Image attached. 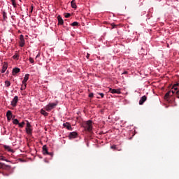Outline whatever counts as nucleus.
I'll list each match as a JSON object with an SVG mask.
<instances>
[{
  "label": "nucleus",
  "mask_w": 179,
  "mask_h": 179,
  "mask_svg": "<svg viewBox=\"0 0 179 179\" xmlns=\"http://www.w3.org/2000/svg\"><path fill=\"white\" fill-rule=\"evenodd\" d=\"M57 105L58 103H49L44 107V109L45 110V111H51V110L55 108V107H57Z\"/></svg>",
  "instance_id": "nucleus-1"
},
{
  "label": "nucleus",
  "mask_w": 179,
  "mask_h": 179,
  "mask_svg": "<svg viewBox=\"0 0 179 179\" xmlns=\"http://www.w3.org/2000/svg\"><path fill=\"white\" fill-rule=\"evenodd\" d=\"M82 125L85 132H90V120L83 122Z\"/></svg>",
  "instance_id": "nucleus-2"
},
{
  "label": "nucleus",
  "mask_w": 179,
  "mask_h": 179,
  "mask_svg": "<svg viewBox=\"0 0 179 179\" xmlns=\"http://www.w3.org/2000/svg\"><path fill=\"white\" fill-rule=\"evenodd\" d=\"M25 131L27 135H31L33 134V128L31 127V124H30V122H29V121H27Z\"/></svg>",
  "instance_id": "nucleus-3"
},
{
  "label": "nucleus",
  "mask_w": 179,
  "mask_h": 179,
  "mask_svg": "<svg viewBox=\"0 0 179 179\" xmlns=\"http://www.w3.org/2000/svg\"><path fill=\"white\" fill-rule=\"evenodd\" d=\"M19 101V96H15L13 100L11 101L12 107H16L17 106V102Z\"/></svg>",
  "instance_id": "nucleus-4"
},
{
  "label": "nucleus",
  "mask_w": 179,
  "mask_h": 179,
  "mask_svg": "<svg viewBox=\"0 0 179 179\" xmlns=\"http://www.w3.org/2000/svg\"><path fill=\"white\" fill-rule=\"evenodd\" d=\"M20 47H24V44H26L25 41H24V36L23 35L20 36Z\"/></svg>",
  "instance_id": "nucleus-5"
},
{
  "label": "nucleus",
  "mask_w": 179,
  "mask_h": 179,
  "mask_svg": "<svg viewBox=\"0 0 179 179\" xmlns=\"http://www.w3.org/2000/svg\"><path fill=\"white\" fill-rule=\"evenodd\" d=\"M42 149L43 155H50V156H52V152H48V148H47V145H43Z\"/></svg>",
  "instance_id": "nucleus-6"
},
{
  "label": "nucleus",
  "mask_w": 179,
  "mask_h": 179,
  "mask_svg": "<svg viewBox=\"0 0 179 179\" xmlns=\"http://www.w3.org/2000/svg\"><path fill=\"white\" fill-rule=\"evenodd\" d=\"M69 139H75V138H78V133L76 131L71 132L69 135Z\"/></svg>",
  "instance_id": "nucleus-7"
},
{
  "label": "nucleus",
  "mask_w": 179,
  "mask_h": 179,
  "mask_svg": "<svg viewBox=\"0 0 179 179\" xmlns=\"http://www.w3.org/2000/svg\"><path fill=\"white\" fill-rule=\"evenodd\" d=\"M6 69H8V62H3L1 69V73H5V72H6Z\"/></svg>",
  "instance_id": "nucleus-8"
},
{
  "label": "nucleus",
  "mask_w": 179,
  "mask_h": 179,
  "mask_svg": "<svg viewBox=\"0 0 179 179\" xmlns=\"http://www.w3.org/2000/svg\"><path fill=\"white\" fill-rule=\"evenodd\" d=\"M63 127L64 128H66L69 131H72V126H71V124L69 122H66L63 124Z\"/></svg>",
  "instance_id": "nucleus-9"
},
{
  "label": "nucleus",
  "mask_w": 179,
  "mask_h": 179,
  "mask_svg": "<svg viewBox=\"0 0 179 179\" xmlns=\"http://www.w3.org/2000/svg\"><path fill=\"white\" fill-rule=\"evenodd\" d=\"M147 101V96L144 95L142 96L140 99L139 104L140 105H143V103Z\"/></svg>",
  "instance_id": "nucleus-10"
},
{
  "label": "nucleus",
  "mask_w": 179,
  "mask_h": 179,
  "mask_svg": "<svg viewBox=\"0 0 179 179\" xmlns=\"http://www.w3.org/2000/svg\"><path fill=\"white\" fill-rule=\"evenodd\" d=\"M109 92L112 94H121V90L120 89H109Z\"/></svg>",
  "instance_id": "nucleus-11"
},
{
  "label": "nucleus",
  "mask_w": 179,
  "mask_h": 179,
  "mask_svg": "<svg viewBox=\"0 0 179 179\" xmlns=\"http://www.w3.org/2000/svg\"><path fill=\"white\" fill-rule=\"evenodd\" d=\"M19 72H20V69L17 67L14 68L12 71L13 76H15V75H17Z\"/></svg>",
  "instance_id": "nucleus-12"
},
{
  "label": "nucleus",
  "mask_w": 179,
  "mask_h": 179,
  "mask_svg": "<svg viewBox=\"0 0 179 179\" xmlns=\"http://www.w3.org/2000/svg\"><path fill=\"white\" fill-rule=\"evenodd\" d=\"M6 117H7L8 121H10V117H12V111L8 110L6 113Z\"/></svg>",
  "instance_id": "nucleus-13"
},
{
  "label": "nucleus",
  "mask_w": 179,
  "mask_h": 179,
  "mask_svg": "<svg viewBox=\"0 0 179 179\" xmlns=\"http://www.w3.org/2000/svg\"><path fill=\"white\" fill-rule=\"evenodd\" d=\"M178 85H179V83H176V85H173L174 90H172V91H171V96H173L175 94L176 91L178 90L176 86H178Z\"/></svg>",
  "instance_id": "nucleus-14"
},
{
  "label": "nucleus",
  "mask_w": 179,
  "mask_h": 179,
  "mask_svg": "<svg viewBox=\"0 0 179 179\" xmlns=\"http://www.w3.org/2000/svg\"><path fill=\"white\" fill-rule=\"evenodd\" d=\"M57 20H58V24H60V25L64 24V20H62V17H61L60 15L57 17Z\"/></svg>",
  "instance_id": "nucleus-15"
},
{
  "label": "nucleus",
  "mask_w": 179,
  "mask_h": 179,
  "mask_svg": "<svg viewBox=\"0 0 179 179\" xmlns=\"http://www.w3.org/2000/svg\"><path fill=\"white\" fill-rule=\"evenodd\" d=\"M41 114L42 115H43L44 117H48V115H49L47 111H45V110H44V109L41 110Z\"/></svg>",
  "instance_id": "nucleus-16"
},
{
  "label": "nucleus",
  "mask_w": 179,
  "mask_h": 179,
  "mask_svg": "<svg viewBox=\"0 0 179 179\" xmlns=\"http://www.w3.org/2000/svg\"><path fill=\"white\" fill-rule=\"evenodd\" d=\"M29 76H30L29 74H26L24 76V79L22 80V83H27V80H29Z\"/></svg>",
  "instance_id": "nucleus-17"
},
{
  "label": "nucleus",
  "mask_w": 179,
  "mask_h": 179,
  "mask_svg": "<svg viewBox=\"0 0 179 179\" xmlns=\"http://www.w3.org/2000/svg\"><path fill=\"white\" fill-rule=\"evenodd\" d=\"M71 8H73V9H76L77 6H76V1H75V0L71 1Z\"/></svg>",
  "instance_id": "nucleus-18"
},
{
  "label": "nucleus",
  "mask_w": 179,
  "mask_h": 179,
  "mask_svg": "<svg viewBox=\"0 0 179 179\" xmlns=\"http://www.w3.org/2000/svg\"><path fill=\"white\" fill-rule=\"evenodd\" d=\"M169 96H171V91L166 92V95L164 96L165 100H169Z\"/></svg>",
  "instance_id": "nucleus-19"
},
{
  "label": "nucleus",
  "mask_w": 179,
  "mask_h": 179,
  "mask_svg": "<svg viewBox=\"0 0 179 179\" xmlns=\"http://www.w3.org/2000/svg\"><path fill=\"white\" fill-rule=\"evenodd\" d=\"M3 148L8 152H13V150H12V148H10V147L9 145H3Z\"/></svg>",
  "instance_id": "nucleus-20"
},
{
  "label": "nucleus",
  "mask_w": 179,
  "mask_h": 179,
  "mask_svg": "<svg viewBox=\"0 0 179 179\" xmlns=\"http://www.w3.org/2000/svg\"><path fill=\"white\" fill-rule=\"evenodd\" d=\"M111 149H113L114 150H118L119 152H121L122 149L117 147V145H111Z\"/></svg>",
  "instance_id": "nucleus-21"
},
{
  "label": "nucleus",
  "mask_w": 179,
  "mask_h": 179,
  "mask_svg": "<svg viewBox=\"0 0 179 179\" xmlns=\"http://www.w3.org/2000/svg\"><path fill=\"white\" fill-rule=\"evenodd\" d=\"M26 87H27V83H22L20 90H26Z\"/></svg>",
  "instance_id": "nucleus-22"
},
{
  "label": "nucleus",
  "mask_w": 179,
  "mask_h": 179,
  "mask_svg": "<svg viewBox=\"0 0 179 179\" xmlns=\"http://www.w3.org/2000/svg\"><path fill=\"white\" fill-rule=\"evenodd\" d=\"M19 57H20V56L19 55V54H18V53H15V54L13 56V59L17 60V59H19Z\"/></svg>",
  "instance_id": "nucleus-23"
},
{
  "label": "nucleus",
  "mask_w": 179,
  "mask_h": 179,
  "mask_svg": "<svg viewBox=\"0 0 179 179\" xmlns=\"http://www.w3.org/2000/svg\"><path fill=\"white\" fill-rule=\"evenodd\" d=\"M4 83H5L6 87H9V86H10V81L9 80H6Z\"/></svg>",
  "instance_id": "nucleus-24"
},
{
  "label": "nucleus",
  "mask_w": 179,
  "mask_h": 179,
  "mask_svg": "<svg viewBox=\"0 0 179 179\" xmlns=\"http://www.w3.org/2000/svg\"><path fill=\"white\" fill-rule=\"evenodd\" d=\"M2 15L3 20H6V19H8V16H6V12L3 11Z\"/></svg>",
  "instance_id": "nucleus-25"
},
{
  "label": "nucleus",
  "mask_w": 179,
  "mask_h": 179,
  "mask_svg": "<svg viewBox=\"0 0 179 179\" xmlns=\"http://www.w3.org/2000/svg\"><path fill=\"white\" fill-rule=\"evenodd\" d=\"M13 124L14 125H19V120H18L17 119H14V120H13Z\"/></svg>",
  "instance_id": "nucleus-26"
},
{
  "label": "nucleus",
  "mask_w": 179,
  "mask_h": 179,
  "mask_svg": "<svg viewBox=\"0 0 179 179\" xmlns=\"http://www.w3.org/2000/svg\"><path fill=\"white\" fill-rule=\"evenodd\" d=\"M24 122H22L21 123L18 124L19 128H23L24 127Z\"/></svg>",
  "instance_id": "nucleus-27"
},
{
  "label": "nucleus",
  "mask_w": 179,
  "mask_h": 179,
  "mask_svg": "<svg viewBox=\"0 0 179 179\" xmlns=\"http://www.w3.org/2000/svg\"><path fill=\"white\" fill-rule=\"evenodd\" d=\"M12 2V5L13 6V8H16L17 4H16V0H11Z\"/></svg>",
  "instance_id": "nucleus-28"
},
{
  "label": "nucleus",
  "mask_w": 179,
  "mask_h": 179,
  "mask_svg": "<svg viewBox=\"0 0 179 179\" xmlns=\"http://www.w3.org/2000/svg\"><path fill=\"white\" fill-rule=\"evenodd\" d=\"M29 61L30 64H34V59H33V57H29Z\"/></svg>",
  "instance_id": "nucleus-29"
},
{
  "label": "nucleus",
  "mask_w": 179,
  "mask_h": 179,
  "mask_svg": "<svg viewBox=\"0 0 179 179\" xmlns=\"http://www.w3.org/2000/svg\"><path fill=\"white\" fill-rule=\"evenodd\" d=\"M71 26H79V22H73L72 24H71Z\"/></svg>",
  "instance_id": "nucleus-30"
},
{
  "label": "nucleus",
  "mask_w": 179,
  "mask_h": 179,
  "mask_svg": "<svg viewBox=\"0 0 179 179\" xmlns=\"http://www.w3.org/2000/svg\"><path fill=\"white\" fill-rule=\"evenodd\" d=\"M65 17H66V19H68V17H71V13H66V14L65 15Z\"/></svg>",
  "instance_id": "nucleus-31"
},
{
  "label": "nucleus",
  "mask_w": 179,
  "mask_h": 179,
  "mask_svg": "<svg viewBox=\"0 0 179 179\" xmlns=\"http://www.w3.org/2000/svg\"><path fill=\"white\" fill-rule=\"evenodd\" d=\"M34 8V6L33 5L31 6V11L30 13H33V9Z\"/></svg>",
  "instance_id": "nucleus-32"
},
{
  "label": "nucleus",
  "mask_w": 179,
  "mask_h": 179,
  "mask_svg": "<svg viewBox=\"0 0 179 179\" xmlns=\"http://www.w3.org/2000/svg\"><path fill=\"white\" fill-rule=\"evenodd\" d=\"M0 160H5V157H3V155H1Z\"/></svg>",
  "instance_id": "nucleus-33"
},
{
  "label": "nucleus",
  "mask_w": 179,
  "mask_h": 179,
  "mask_svg": "<svg viewBox=\"0 0 179 179\" xmlns=\"http://www.w3.org/2000/svg\"><path fill=\"white\" fill-rule=\"evenodd\" d=\"M176 96L179 99V91H176Z\"/></svg>",
  "instance_id": "nucleus-34"
},
{
  "label": "nucleus",
  "mask_w": 179,
  "mask_h": 179,
  "mask_svg": "<svg viewBox=\"0 0 179 179\" xmlns=\"http://www.w3.org/2000/svg\"><path fill=\"white\" fill-rule=\"evenodd\" d=\"M3 167V164L2 163H0V169H2Z\"/></svg>",
  "instance_id": "nucleus-35"
},
{
  "label": "nucleus",
  "mask_w": 179,
  "mask_h": 179,
  "mask_svg": "<svg viewBox=\"0 0 179 179\" xmlns=\"http://www.w3.org/2000/svg\"><path fill=\"white\" fill-rule=\"evenodd\" d=\"M99 95H101V97H104V94H103V93H101V94H99Z\"/></svg>",
  "instance_id": "nucleus-36"
},
{
  "label": "nucleus",
  "mask_w": 179,
  "mask_h": 179,
  "mask_svg": "<svg viewBox=\"0 0 179 179\" xmlns=\"http://www.w3.org/2000/svg\"><path fill=\"white\" fill-rule=\"evenodd\" d=\"M90 96H91V99H92V97H94V94H93V92H91Z\"/></svg>",
  "instance_id": "nucleus-37"
},
{
  "label": "nucleus",
  "mask_w": 179,
  "mask_h": 179,
  "mask_svg": "<svg viewBox=\"0 0 179 179\" xmlns=\"http://www.w3.org/2000/svg\"><path fill=\"white\" fill-rule=\"evenodd\" d=\"M89 57H90V55L87 54V59H89Z\"/></svg>",
  "instance_id": "nucleus-38"
},
{
  "label": "nucleus",
  "mask_w": 179,
  "mask_h": 179,
  "mask_svg": "<svg viewBox=\"0 0 179 179\" xmlns=\"http://www.w3.org/2000/svg\"><path fill=\"white\" fill-rule=\"evenodd\" d=\"M123 73L126 74L128 73L127 71H124V72H123Z\"/></svg>",
  "instance_id": "nucleus-39"
},
{
  "label": "nucleus",
  "mask_w": 179,
  "mask_h": 179,
  "mask_svg": "<svg viewBox=\"0 0 179 179\" xmlns=\"http://www.w3.org/2000/svg\"><path fill=\"white\" fill-rule=\"evenodd\" d=\"M92 120H91V134H92Z\"/></svg>",
  "instance_id": "nucleus-40"
},
{
  "label": "nucleus",
  "mask_w": 179,
  "mask_h": 179,
  "mask_svg": "<svg viewBox=\"0 0 179 179\" xmlns=\"http://www.w3.org/2000/svg\"><path fill=\"white\" fill-rule=\"evenodd\" d=\"M88 96L90 97V94H88Z\"/></svg>",
  "instance_id": "nucleus-41"
},
{
  "label": "nucleus",
  "mask_w": 179,
  "mask_h": 179,
  "mask_svg": "<svg viewBox=\"0 0 179 179\" xmlns=\"http://www.w3.org/2000/svg\"><path fill=\"white\" fill-rule=\"evenodd\" d=\"M87 145L89 146V143H87Z\"/></svg>",
  "instance_id": "nucleus-42"
},
{
  "label": "nucleus",
  "mask_w": 179,
  "mask_h": 179,
  "mask_svg": "<svg viewBox=\"0 0 179 179\" xmlns=\"http://www.w3.org/2000/svg\"><path fill=\"white\" fill-rule=\"evenodd\" d=\"M115 27H116V25H114L113 27L115 28Z\"/></svg>",
  "instance_id": "nucleus-43"
},
{
  "label": "nucleus",
  "mask_w": 179,
  "mask_h": 179,
  "mask_svg": "<svg viewBox=\"0 0 179 179\" xmlns=\"http://www.w3.org/2000/svg\"><path fill=\"white\" fill-rule=\"evenodd\" d=\"M37 57H38V55L36 56V58H37Z\"/></svg>",
  "instance_id": "nucleus-44"
}]
</instances>
